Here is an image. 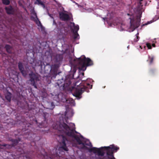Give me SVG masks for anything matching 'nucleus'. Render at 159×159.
<instances>
[{
    "label": "nucleus",
    "instance_id": "obj_37",
    "mask_svg": "<svg viewBox=\"0 0 159 159\" xmlns=\"http://www.w3.org/2000/svg\"><path fill=\"white\" fill-rule=\"evenodd\" d=\"M53 1H54L55 2H57V1H56V0H53Z\"/></svg>",
    "mask_w": 159,
    "mask_h": 159
},
{
    "label": "nucleus",
    "instance_id": "obj_4",
    "mask_svg": "<svg viewBox=\"0 0 159 159\" xmlns=\"http://www.w3.org/2000/svg\"><path fill=\"white\" fill-rule=\"evenodd\" d=\"M141 15H139L136 17L131 16L129 18L130 25L129 28V31H133L136 28L139 27L141 20Z\"/></svg>",
    "mask_w": 159,
    "mask_h": 159
},
{
    "label": "nucleus",
    "instance_id": "obj_24",
    "mask_svg": "<svg viewBox=\"0 0 159 159\" xmlns=\"http://www.w3.org/2000/svg\"><path fill=\"white\" fill-rule=\"evenodd\" d=\"M146 46H147V47L148 48V49H151L152 48V46H151V44H150L149 43H147Z\"/></svg>",
    "mask_w": 159,
    "mask_h": 159
},
{
    "label": "nucleus",
    "instance_id": "obj_46",
    "mask_svg": "<svg viewBox=\"0 0 159 159\" xmlns=\"http://www.w3.org/2000/svg\"><path fill=\"white\" fill-rule=\"evenodd\" d=\"M127 15H129V14H127Z\"/></svg>",
    "mask_w": 159,
    "mask_h": 159
},
{
    "label": "nucleus",
    "instance_id": "obj_45",
    "mask_svg": "<svg viewBox=\"0 0 159 159\" xmlns=\"http://www.w3.org/2000/svg\"><path fill=\"white\" fill-rule=\"evenodd\" d=\"M41 68L42 67V65H41Z\"/></svg>",
    "mask_w": 159,
    "mask_h": 159
},
{
    "label": "nucleus",
    "instance_id": "obj_18",
    "mask_svg": "<svg viewBox=\"0 0 159 159\" xmlns=\"http://www.w3.org/2000/svg\"><path fill=\"white\" fill-rule=\"evenodd\" d=\"M16 139H11L10 140V141L12 142V146H15L19 142V141H20Z\"/></svg>",
    "mask_w": 159,
    "mask_h": 159
},
{
    "label": "nucleus",
    "instance_id": "obj_34",
    "mask_svg": "<svg viewBox=\"0 0 159 159\" xmlns=\"http://www.w3.org/2000/svg\"><path fill=\"white\" fill-rule=\"evenodd\" d=\"M64 85V83L63 84H61L60 86H62Z\"/></svg>",
    "mask_w": 159,
    "mask_h": 159
},
{
    "label": "nucleus",
    "instance_id": "obj_30",
    "mask_svg": "<svg viewBox=\"0 0 159 159\" xmlns=\"http://www.w3.org/2000/svg\"><path fill=\"white\" fill-rule=\"evenodd\" d=\"M152 46L153 47H156V45L154 43H153L152 44Z\"/></svg>",
    "mask_w": 159,
    "mask_h": 159
},
{
    "label": "nucleus",
    "instance_id": "obj_43",
    "mask_svg": "<svg viewBox=\"0 0 159 159\" xmlns=\"http://www.w3.org/2000/svg\"><path fill=\"white\" fill-rule=\"evenodd\" d=\"M49 66V67H50V66ZM52 67H53V66H52ZM52 67H51V68H51ZM49 68H50V67H49Z\"/></svg>",
    "mask_w": 159,
    "mask_h": 159
},
{
    "label": "nucleus",
    "instance_id": "obj_29",
    "mask_svg": "<svg viewBox=\"0 0 159 159\" xmlns=\"http://www.w3.org/2000/svg\"><path fill=\"white\" fill-rule=\"evenodd\" d=\"M111 157L109 159H115V157H114L113 155V157Z\"/></svg>",
    "mask_w": 159,
    "mask_h": 159
},
{
    "label": "nucleus",
    "instance_id": "obj_2",
    "mask_svg": "<svg viewBox=\"0 0 159 159\" xmlns=\"http://www.w3.org/2000/svg\"><path fill=\"white\" fill-rule=\"evenodd\" d=\"M78 82H76L75 83V86L77 85V87H72V91L74 92L73 95L77 98H81L80 96L84 91H86L88 88L92 89V85H90L89 83H85L83 85L81 83L78 84Z\"/></svg>",
    "mask_w": 159,
    "mask_h": 159
},
{
    "label": "nucleus",
    "instance_id": "obj_44",
    "mask_svg": "<svg viewBox=\"0 0 159 159\" xmlns=\"http://www.w3.org/2000/svg\"><path fill=\"white\" fill-rule=\"evenodd\" d=\"M46 67V66H44V69H45V67Z\"/></svg>",
    "mask_w": 159,
    "mask_h": 159
},
{
    "label": "nucleus",
    "instance_id": "obj_17",
    "mask_svg": "<svg viewBox=\"0 0 159 159\" xmlns=\"http://www.w3.org/2000/svg\"><path fill=\"white\" fill-rule=\"evenodd\" d=\"M154 59V57L153 56H148V59L147 60V61L148 62L150 65L152 64L153 62Z\"/></svg>",
    "mask_w": 159,
    "mask_h": 159
},
{
    "label": "nucleus",
    "instance_id": "obj_42",
    "mask_svg": "<svg viewBox=\"0 0 159 159\" xmlns=\"http://www.w3.org/2000/svg\"><path fill=\"white\" fill-rule=\"evenodd\" d=\"M49 66V67H50V66ZM52 67H53V66H52ZM52 67H51V68H51ZM49 68H50V67H49Z\"/></svg>",
    "mask_w": 159,
    "mask_h": 159
},
{
    "label": "nucleus",
    "instance_id": "obj_23",
    "mask_svg": "<svg viewBox=\"0 0 159 159\" xmlns=\"http://www.w3.org/2000/svg\"><path fill=\"white\" fill-rule=\"evenodd\" d=\"M139 34V33H137V34L136 35V37L134 39V41L135 42H137L139 39V36H137V35Z\"/></svg>",
    "mask_w": 159,
    "mask_h": 159
},
{
    "label": "nucleus",
    "instance_id": "obj_19",
    "mask_svg": "<svg viewBox=\"0 0 159 159\" xmlns=\"http://www.w3.org/2000/svg\"><path fill=\"white\" fill-rule=\"evenodd\" d=\"M71 24H73L74 27V32L77 33L79 30V26L78 25H75L74 23H71Z\"/></svg>",
    "mask_w": 159,
    "mask_h": 159
},
{
    "label": "nucleus",
    "instance_id": "obj_20",
    "mask_svg": "<svg viewBox=\"0 0 159 159\" xmlns=\"http://www.w3.org/2000/svg\"><path fill=\"white\" fill-rule=\"evenodd\" d=\"M36 17V19L35 20V22L36 23V24L38 25V26H40L41 25V23L40 22V21L39 20L38 18L37 17V16L36 15V14H35Z\"/></svg>",
    "mask_w": 159,
    "mask_h": 159
},
{
    "label": "nucleus",
    "instance_id": "obj_28",
    "mask_svg": "<svg viewBox=\"0 0 159 159\" xmlns=\"http://www.w3.org/2000/svg\"><path fill=\"white\" fill-rule=\"evenodd\" d=\"M48 14L50 17H51L53 19V17L52 16V14H50L49 13H48Z\"/></svg>",
    "mask_w": 159,
    "mask_h": 159
},
{
    "label": "nucleus",
    "instance_id": "obj_13",
    "mask_svg": "<svg viewBox=\"0 0 159 159\" xmlns=\"http://www.w3.org/2000/svg\"><path fill=\"white\" fill-rule=\"evenodd\" d=\"M63 56L62 54H57L55 57V61L57 63L61 62L63 59Z\"/></svg>",
    "mask_w": 159,
    "mask_h": 159
},
{
    "label": "nucleus",
    "instance_id": "obj_6",
    "mask_svg": "<svg viewBox=\"0 0 159 159\" xmlns=\"http://www.w3.org/2000/svg\"><path fill=\"white\" fill-rule=\"evenodd\" d=\"M29 76L30 84L35 88H37V83L39 80V75L31 71L29 74Z\"/></svg>",
    "mask_w": 159,
    "mask_h": 159
},
{
    "label": "nucleus",
    "instance_id": "obj_26",
    "mask_svg": "<svg viewBox=\"0 0 159 159\" xmlns=\"http://www.w3.org/2000/svg\"><path fill=\"white\" fill-rule=\"evenodd\" d=\"M152 23V21H150V22H148L147 23L145 24H144L142 26H144V25H147L148 24H150V23Z\"/></svg>",
    "mask_w": 159,
    "mask_h": 159
},
{
    "label": "nucleus",
    "instance_id": "obj_16",
    "mask_svg": "<svg viewBox=\"0 0 159 159\" xmlns=\"http://www.w3.org/2000/svg\"><path fill=\"white\" fill-rule=\"evenodd\" d=\"M36 1L34 2L35 4L40 5L43 8L45 7L44 3L42 2L41 0H36Z\"/></svg>",
    "mask_w": 159,
    "mask_h": 159
},
{
    "label": "nucleus",
    "instance_id": "obj_33",
    "mask_svg": "<svg viewBox=\"0 0 159 159\" xmlns=\"http://www.w3.org/2000/svg\"><path fill=\"white\" fill-rule=\"evenodd\" d=\"M19 5L20 6H22V4H21V3H20V2H19Z\"/></svg>",
    "mask_w": 159,
    "mask_h": 159
},
{
    "label": "nucleus",
    "instance_id": "obj_22",
    "mask_svg": "<svg viewBox=\"0 0 159 159\" xmlns=\"http://www.w3.org/2000/svg\"><path fill=\"white\" fill-rule=\"evenodd\" d=\"M2 2L4 4L6 5H8L10 3L9 0H2Z\"/></svg>",
    "mask_w": 159,
    "mask_h": 159
},
{
    "label": "nucleus",
    "instance_id": "obj_10",
    "mask_svg": "<svg viewBox=\"0 0 159 159\" xmlns=\"http://www.w3.org/2000/svg\"><path fill=\"white\" fill-rule=\"evenodd\" d=\"M43 116L44 118V122L46 123V124L43 125V122L41 124H39L38 126L39 128H41L43 127H46L48 126V125L47 124L48 117L49 116V114L46 112H43Z\"/></svg>",
    "mask_w": 159,
    "mask_h": 159
},
{
    "label": "nucleus",
    "instance_id": "obj_40",
    "mask_svg": "<svg viewBox=\"0 0 159 159\" xmlns=\"http://www.w3.org/2000/svg\"><path fill=\"white\" fill-rule=\"evenodd\" d=\"M82 75H84V73H82Z\"/></svg>",
    "mask_w": 159,
    "mask_h": 159
},
{
    "label": "nucleus",
    "instance_id": "obj_1",
    "mask_svg": "<svg viewBox=\"0 0 159 159\" xmlns=\"http://www.w3.org/2000/svg\"><path fill=\"white\" fill-rule=\"evenodd\" d=\"M53 128L58 130L60 132L63 131L67 136L75 140L79 144H82V148L83 149H88V148L86 145L90 147H92V145L90 142L89 143H83L80 139L79 136L76 134L78 133L75 130V125L74 124H72V127H70L66 123L63 122L61 123L60 122H57L56 125L53 126Z\"/></svg>",
    "mask_w": 159,
    "mask_h": 159
},
{
    "label": "nucleus",
    "instance_id": "obj_8",
    "mask_svg": "<svg viewBox=\"0 0 159 159\" xmlns=\"http://www.w3.org/2000/svg\"><path fill=\"white\" fill-rule=\"evenodd\" d=\"M104 148H102V147L100 148H98L95 147H93L89 149L90 152H93L94 153H97L99 156H103L104 155V152L102 151V149Z\"/></svg>",
    "mask_w": 159,
    "mask_h": 159
},
{
    "label": "nucleus",
    "instance_id": "obj_9",
    "mask_svg": "<svg viewBox=\"0 0 159 159\" xmlns=\"http://www.w3.org/2000/svg\"><path fill=\"white\" fill-rule=\"evenodd\" d=\"M18 66L19 69L22 75L24 77H25L27 75L28 72L25 70L23 64L21 62L19 61L18 63Z\"/></svg>",
    "mask_w": 159,
    "mask_h": 159
},
{
    "label": "nucleus",
    "instance_id": "obj_27",
    "mask_svg": "<svg viewBox=\"0 0 159 159\" xmlns=\"http://www.w3.org/2000/svg\"><path fill=\"white\" fill-rule=\"evenodd\" d=\"M54 24L55 25H57V24L54 20H53V25H54Z\"/></svg>",
    "mask_w": 159,
    "mask_h": 159
},
{
    "label": "nucleus",
    "instance_id": "obj_15",
    "mask_svg": "<svg viewBox=\"0 0 159 159\" xmlns=\"http://www.w3.org/2000/svg\"><path fill=\"white\" fill-rule=\"evenodd\" d=\"M11 93L9 92H8L5 95V97L6 99L9 102H10L11 100Z\"/></svg>",
    "mask_w": 159,
    "mask_h": 159
},
{
    "label": "nucleus",
    "instance_id": "obj_5",
    "mask_svg": "<svg viewBox=\"0 0 159 159\" xmlns=\"http://www.w3.org/2000/svg\"><path fill=\"white\" fill-rule=\"evenodd\" d=\"M58 66L57 65H54L51 68H49L50 73L46 76V80L48 84H49L51 82L52 79L56 78L57 74V71Z\"/></svg>",
    "mask_w": 159,
    "mask_h": 159
},
{
    "label": "nucleus",
    "instance_id": "obj_38",
    "mask_svg": "<svg viewBox=\"0 0 159 159\" xmlns=\"http://www.w3.org/2000/svg\"><path fill=\"white\" fill-rule=\"evenodd\" d=\"M140 48H141V49H142V46H140Z\"/></svg>",
    "mask_w": 159,
    "mask_h": 159
},
{
    "label": "nucleus",
    "instance_id": "obj_35",
    "mask_svg": "<svg viewBox=\"0 0 159 159\" xmlns=\"http://www.w3.org/2000/svg\"><path fill=\"white\" fill-rule=\"evenodd\" d=\"M58 83H58H58H59V81H60V80H58ZM58 86H60V84H58Z\"/></svg>",
    "mask_w": 159,
    "mask_h": 159
},
{
    "label": "nucleus",
    "instance_id": "obj_31",
    "mask_svg": "<svg viewBox=\"0 0 159 159\" xmlns=\"http://www.w3.org/2000/svg\"><path fill=\"white\" fill-rule=\"evenodd\" d=\"M150 71L151 72V73H152L154 71V70H152H152H150Z\"/></svg>",
    "mask_w": 159,
    "mask_h": 159
},
{
    "label": "nucleus",
    "instance_id": "obj_12",
    "mask_svg": "<svg viewBox=\"0 0 159 159\" xmlns=\"http://www.w3.org/2000/svg\"><path fill=\"white\" fill-rule=\"evenodd\" d=\"M5 10L7 13L9 15L13 14L14 13L15 11L14 8L12 6H10L8 7H5Z\"/></svg>",
    "mask_w": 159,
    "mask_h": 159
},
{
    "label": "nucleus",
    "instance_id": "obj_39",
    "mask_svg": "<svg viewBox=\"0 0 159 159\" xmlns=\"http://www.w3.org/2000/svg\"><path fill=\"white\" fill-rule=\"evenodd\" d=\"M124 30L122 28V29L121 30V31H123Z\"/></svg>",
    "mask_w": 159,
    "mask_h": 159
},
{
    "label": "nucleus",
    "instance_id": "obj_7",
    "mask_svg": "<svg viewBox=\"0 0 159 159\" xmlns=\"http://www.w3.org/2000/svg\"><path fill=\"white\" fill-rule=\"evenodd\" d=\"M106 150L107 155L110 157H113L114 152H116L119 149V148L114 145H110L109 146L102 147Z\"/></svg>",
    "mask_w": 159,
    "mask_h": 159
},
{
    "label": "nucleus",
    "instance_id": "obj_3",
    "mask_svg": "<svg viewBox=\"0 0 159 159\" xmlns=\"http://www.w3.org/2000/svg\"><path fill=\"white\" fill-rule=\"evenodd\" d=\"M76 65L81 67V69L84 71L86 70V67L93 65V62L89 58H86L84 55H82L79 58L75 59Z\"/></svg>",
    "mask_w": 159,
    "mask_h": 159
},
{
    "label": "nucleus",
    "instance_id": "obj_11",
    "mask_svg": "<svg viewBox=\"0 0 159 159\" xmlns=\"http://www.w3.org/2000/svg\"><path fill=\"white\" fill-rule=\"evenodd\" d=\"M59 16L60 19L64 21H68L71 19V18L68 14L63 12H60L59 13Z\"/></svg>",
    "mask_w": 159,
    "mask_h": 159
},
{
    "label": "nucleus",
    "instance_id": "obj_41",
    "mask_svg": "<svg viewBox=\"0 0 159 159\" xmlns=\"http://www.w3.org/2000/svg\"><path fill=\"white\" fill-rule=\"evenodd\" d=\"M71 84V82L70 81L69 82V84Z\"/></svg>",
    "mask_w": 159,
    "mask_h": 159
},
{
    "label": "nucleus",
    "instance_id": "obj_14",
    "mask_svg": "<svg viewBox=\"0 0 159 159\" xmlns=\"http://www.w3.org/2000/svg\"><path fill=\"white\" fill-rule=\"evenodd\" d=\"M4 48L6 49L7 52L10 54L12 53V47L9 44H6Z\"/></svg>",
    "mask_w": 159,
    "mask_h": 159
},
{
    "label": "nucleus",
    "instance_id": "obj_36",
    "mask_svg": "<svg viewBox=\"0 0 159 159\" xmlns=\"http://www.w3.org/2000/svg\"><path fill=\"white\" fill-rule=\"evenodd\" d=\"M102 19H103L104 20H105L106 19H107V18H102Z\"/></svg>",
    "mask_w": 159,
    "mask_h": 159
},
{
    "label": "nucleus",
    "instance_id": "obj_32",
    "mask_svg": "<svg viewBox=\"0 0 159 159\" xmlns=\"http://www.w3.org/2000/svg\"><path fill=\"white\" fill-rule=\"evenodd\" d=\"M51 105H52V106H54V105L53 104V102H52L51 103Z\"/></svg>",
    "mask_w": 159,
    "mask_h": 159
},
{
    "label": "nucleus",
    "instance_id": "obj_25",
    "mask_svg": "<svg viewBox=\"0 0 159 159\" xmlns=\"http://www.w3.org/2000/svg\"><path fill=\"white\" fill-rule=\"evenodd\" d=\"M7 146H10V145H8L7 144H2V145H1V147L3 146L4 147H6Z\"/></svg>",
    "mask_w": 159,
    "mask_h": 159
},
{
    "label": "nucleus",
    "instance_id": "obj_21",
    "mask_svg": "<svg viewBox=\"0 0 159 159\" xmlns=\"http://www.w3.org/2000/svg\"><path fill=\"white\" fill-rule=\"evenodd\" d=\"M79 35L78 33V32L77 33L74 32V39H79Z\"/></svg>",
    "mask_w": 159,
    "mask_h": 159
}]
</instances>
